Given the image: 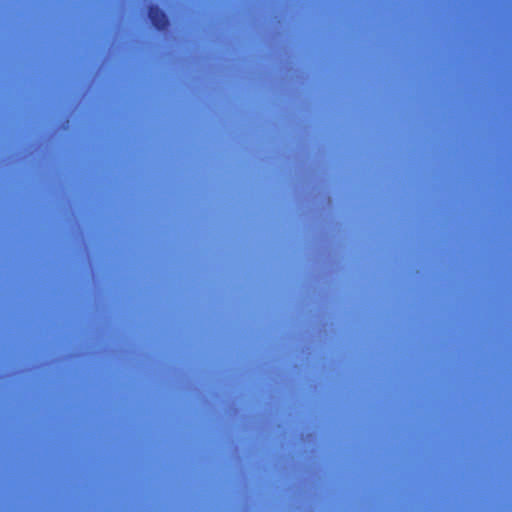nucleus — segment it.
I'll use <instances>...</instances> for the list:
<instances>
[{
  "label": "nucleus",
  "mask_w": 512,
  "mask_h": 512,
  "mask_svg": "<svg viewBox=\"0 0 512 512\" xmlns=\"http://www.w3.org/2000/svg\"><path fill=\"white\" fill-rule=\"evenodd\" d=\"M148 17L153 27L159 31L166 29L169 24L166 14L156 5L149 7Z\"/></svg>",
  "instance_id": "f257e3e1"
}]
</instances>
